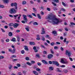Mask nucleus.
Segmentation results:
<instances>
[{"label":"nucleus","mask_w":75,"mask_h":75,"mask_svg":"<svg viewBox=\"0 0 75 75\" xmlns=\"http://www.w3.org/2000/svg\"><path fill=\"white\" fill-rule=\"evenodd\" d=\"M53 9L54 11L58 10V8H57V7H54L53 8Z\"/></svg>","instance_id":"37"},{"label":"nucleus","mask_w":75,"mask_h":75,"mask_svg":"<svg viewBox=\"0 0 75 75\" xmlns=\"http://www.w3.org/2000/svg\"><path fill=\"white\" fill-rule=\"evenodd\" d=\"M55 45V43L53 42H52V43H50V45L51 46H53Z\"/></svg>","instance_id":"39"},{"label":"nucleus","mask_w":75,"mask_h":75,"mask_svg":"<svg viewBox=\"0 0 75 75\" xmlns=\"http://www.w3.org/2000/svg\"><path fill=\"white\" fill-rule=\"evenodd\" d=\"M46 19H49V20L47 21L49 23H52L53 24H58L59 23H62V20H60L59 21L58 19L55 18V16H53L52 15H48V16L46 17Z\"/></svg>","instance_id":"1"},{"label":"nucleus","mask_w":75,"mask_h":75,"mask_svg":"<svg viewBox=\"0 0 75 75\" xmlns=\"http://www.w3.org/2000/svg\"><path fill=\"white\" fill-rule=\"evenodd\" d=\"M56 69L57 70H56V71H57V72H61V71L59 70V68H57Z\"/></svg>","instance_id":"33"},{"label":"nucleus","mask_w":75,"mask_h":75,"mask_svg":"<svg viewBox=\"0 0 75 75\" xmlns=\"http://www.w3.org/2000/svg\"><path fill=\"white\" fill-rule=\"evenodd\" d=\"M49 64H52V62L51 61H49Z\"/></svg>","instance_id":"64"},{"label":"nucleus","mask_w":75,"mask_h":75,"mask_svg":"<svg viewBox=\"0 0 75 75\" xmlns=\"http://www.w3.org/2000/svg\"><path fill=\"white\" fill-rule=\"evenodd\" d=\"M53 1H54V2H56L57 3H59V0H53Z\"/></svg>","instance_id":"31"},{"label":"nucleus","mask_w":75,"mask_h":75,"mask_svg":"<svg viewBox=\"0 0 75 75\" xmlns=\"http://www.w3.org/2000/svg\"><path fill=\"white\" fill-rule=\"evenodd\" d=\"M36 70L37 71H38V72L39 73H40V74H41V72L40 71H41V69H40L38 68H37L36 69Z\"/></svg>","instance_id":"14"},{"label":"nucleus","mask_w":75,"mask_h":75,"mask_svg":"<svg viewBox=\"0 0 75 75\" xmlns=\"http://www.w3.org/2000/svg\"><path fill=\"white\" fill-rule=\"evenodd\" d=\"M34 23V21H30V22L28 24L29 25H30L31 23Z\"/></svg>","instance_id":"45"},{"label":"nucleus","mask_w":75,"mask_h":75,"mask_svg":"<svg viewBox=\"0 0 75 75\" xmlns=\"http://www.w3.org/2000/svg\"><path fill=\"white\" fill-rule=\"evenodd\" d=\"M8 25H9L10 26V27H11V26H13V25H14V23H11L9 24Z\"/></svg>","instance_id":"26"},{"label":"nucleus","mask_w":75,"mask_h":75,"mask_svg":"<svg viewBox=\"0 0 75 75\" xmlns=\"http://www.w3.org/2000/svg\"><path fill=\"white\" fill-rule=\"evenodd\" d=\"M60 67H61V68H64V67H65V66L64 65H62L60 66Z\"/></svg>","instance_id":"56"},{"label":"nucleus","mask_w":75,"mask_h":75,"mask_svg":"<svg viewBox=\"0 0 75 75\" xmlns=\"http://www.w3.org/2000/svg\"><path fill=\"white\" fill-rule=\"evenodd\" d=\"M61 63H62V64H64V59H63L62 58L61 59Z\"/></svg>","instance_id":"25"},{"label":"nucleus","mask_w":75,"mask_h":75,"mask_svg":"<svg viewBox=\"0 0 75 75\" xmlns=\"http://www.w3.org/2000/svg\"><path fill=\"white\" fill-rule=\"evenodd\" d=\"M57 62V61H52V64L53 65H55Z\"/></svg>","instance_id":"34"},{"label":"nucleus","mask_w":75,"mask_h":75,"mask_svg":"<svg viewBox=\"0 0 75 75\" xmlns=\"http://www.w3.org/2000/svg\"><path fill=\"white\" fill-rule=\"evenodd\" d=\"M24 50H25V51H28V47L27 46H24Z\"/></svg>","instance_id":"15"},{"label":"nucleus","mask_w":75,"mask_h":75,"mask_svg":"<svg viewBox=\"0 0 75 75\" xmlns=\"http://www.w3.org/2000/svg\"><path fill=\"white\" fill-rule=\"evenodd\" d=\"M62 4L65 7V6H68L67 4H65V3H64V2H62Z\"/></svg>","instance_id":"23"},{"label":"nucleus","mask_w":75,"mask_h":75,"mask_svg":"<svg viewBox=\"0 0 75 75\" xmlns=\"http://www.w3.org/2000/svg\"><path fill=\"white\" fill-rule=\"evenodd\" d=\"M21 54H24V52H25L24 51V50H22L21 51Z\"/></svg>","instance_id":"50"},{"label":"nucleus","mask_w":75,"mask_h":75,"mask_svg":"<svg viewBox=\"0 0 75 75\" xmlns=\"http://www.w3.org/2000/svg\"><path fill=\"white\" fill-rule=\"evenodd\" d=\"M63 71L64 72V73H66L67 72H68V71L67 70H63Z\"/></svg>","instance_id":"48"},{"label":"nucleus","mask_w":75,"mask_h":75,"mask_svg":"<svg viewBox=\"0 0 75 75\" xmlns=\"http://www.w3.org/2000/svg\"><path fill=\"white\" fill-rule=\"evenodd\" d=\"M11 47L13 48V50L11 49H8V51L9 52H11V53H12V54H14V53H15L16 50V49L14 48L15 47H14V46L13 45Z\"/></svg>","instance_id":"2"},{"label":"nucleus","mask_w":75,"mask_h":75,"mask_svg":"<svg viewBox=\"0 0 75 75\" xmlns=\"http://www.w3.org/2000/svg\"><path fill=\"white\" fill-rule=\"evenodd\" d=\"M60 50H61L62 51H63L64 50V48H63V47H60Z\"/></svg>","instance_id":"51"},{"label":"nucleus","mask_w":75,"mask_h":75,"mask_svg":"<svg viewBox=\"0 0 75 75\" xmlns=\"http://www.w3.org/2000/svg\"><path fill=\"white\" fill-rule=\"evenodd\" d=\"M50 51L51 54H54V52H53V50L51 49L50 50Z\"/></svg>","instance_id":"54"},{"label":"nucleus","mask_w":75,"mask_h":75,"mask_svg":"<svg viewBox=\"0 0 75 75\" xmlns=\"http://www.w3.org/2000/svg\"><path fill=\"white\" fill-rule=\"evenodd\" d=\"M23 20H24V21H25V22H27V21H28V20H27V16H26V15H23Z\"/></svg>","instance_id":"6"},{"label":"nucleus","mask_w":75,"mask_h":75,"mask_svg":"<svg viewBox=\"0 0 75 75\" xmlns=\"http://www.w3.org/2000/svg\"><path fill=\"white\" fill-rule=\"evenodd\" d=\"M70 24L71 25H75V23L73 22L70 23Z\"/></svg>","instance_id":"63"},{"label":"nucleus","mask_w":75,"mask_h":75,"mask_svg":"<svg viewBox=\"0 0 75 75\" xmlns=\"http://www.w3.org/2000/svg\"><path fill=\"white\" fill-rule=\"evenodd\" d=\"M52 33L54 35V36H56L57 35V32L55 30H54L52 32Z\"/></svg>","instance_id":"10"},{"label":"nucleus","mask_w":75,"mask_h":75,"mask_svg":"<svg viewBox=\"0 0 75 75\" xmlns=\"http://www.w3.org/2000/svg\"><path fill=\"white\" fill-rule=\"evenodd\" d=\"M36 58H40V55L39 54H37L35 56Z\"/></svg>","instance_id":"20"},{"label":"nucleus","mask_w":75,"mask_h":75,"mask_svg":"<svg viewBox=\"0 0 75 75\" xmlns=\"http://www.w3.org/2000/svg\"><path fill=\"white\" fill-rule=\"evenodd\" d=\"M62 10L63 11V12H65V9L63 8H61V10H60V11H61Z\"/></svg>","instance_id":"35"},{"label":"nucleus","mask_w":75,"mask_h":75,"mask_svg":"<svg viewBox=\"0 0 75 75\" xmlns=\"http://www.w3.org/2000/svg\"><path fill=\"white\" fill-rule=\"evenodd\" d=\"M29 28H30L29 26H26L25 28V29L27 30V31H30Z\"/></svg>","instance_id":"16"},{"label":"nucleus","mask_w":75,"mask_h":75,"mask_svg":"<svg viewBox=\"0 0 75 75\" xmlns=\"http://www.w3.org/2000/svg\"><path fill=\"white\" fill-rule=\"evenodd\" d=\"M9 28L10 30H14V28H13L11 27H9Z\"/></svg>","instance_id":"61"},{"label":"nucleus","mask_w":75,"mask_h":75,"mask_svg":"<svg viewBox=\"0 0 75 75\" xmlns=\"http://www.w3.org/2000/svg\"><path fill=\"white\" fill-rule=\"evenodd\" d=\"M18 75H23L22 74V73H21V72H19L18 73Z\"/></svg>","instance_id":"57"},{"label":"nucleus","mask_w":75,"mask_h":75,"mask_svg":"<svg viewBox=\"0 0 75 75\" xmlns=\"http://www.w3.org/2000/svg\"><path fill=\"white\" fill-rule=\"evenodd\" d=\"M65 54L67 55H68L69 57H70L72 54V53L70 51H69L67 50H66Z\"/></svg>","instance_id":"4"},{"label":"nucleus","mask_w":75,"mask_h":75,"mask_svg":"<svg viewBox=\"0 0 75 75\" xmlns=\"http://www.w3.org/2000/svg\"><path fill=\"white\" fill-rule=\"evenodd\" d=\"M53 57V55L50 54L48 55L47 58H48V59H51V58H52Z\"/></svg>","instance_id":"7"},{"label":"nucleus","mask_w":75,"mask_h":75,"mask_svg":"<svg viewBox=\"0 0 75 75\" xmlns=\"http://www.w3.org/2000/svg\"><path fill=\"white\" fill-rule=\"evenodd\" d=\"M19 25V24L17 23H15L13 25V27H14V28H17Z\"/></svg>","instance_id":"8"},{"label":"nucleus","mask_w":75,"mask_h":75,"mask_svg":"<svg viewBox=\"0 0 75 75\" xmlns=\"http://www.w3.org/2000/svg\"><path fill=\"white\" fill-rule=\"evenodd\" d=\"M17 65L18 67H20V66H21V65H20V64H17Z\"/></svg>","instance_id":"60"},{"label":"nucleus","mask_w":75,"mask_h":75,"mask_svg":"<svg viewBox=\"0 0 75 75\" xmlns=\"http://www.w3.org/2000/svg\"><path fill=\"white\" fill-rule=\"evenodd\" d=\"M62 4L65 7V6H68L67 4H65V3H64V2H62Z\"/></svg>","instance_id":"22"},{"label":"nucleus","mask_w":75,"mask_h":75,"mask_svg":"<svg viewBox=\"0 0 75 75\" xmlns=\"http://www.w3.org/2000/svg\"><path fill=\"white\" fill-rule=\"evenodd\" d=\"M33 25H38V23H37V22H34L33 23Z\"/></svg>","instance_id":"32"},{"label":"nucleus","mask_w":75,"mask_h":75,"mask_svg":"<svg viewBox=\"0 0 75 75\" xmlns=\"http://www.w3.org/2000/svg\"><path fill=\"white\" fill-rule=\"evenodd\" d=\"M42 62L44 63V64H48V62L44 60H42Z\"/></svg>","instance_id":"12"},{"label":"nucleus","mask_w":75,"mask_h":75,"mask_svg":"<svg viewBox=\"0 0 75 75\" xmlns=\"http://www.w3.org/2000/svg\"><path fill=\"white\" fill-rule=\"evenodd\" d=\"M25 59L27 61H29L30 60V59H29V57H26Z\"/></svg>","instance_id":"49"},{"label":"nucleus","mask_w":75,"mask_h":75,"mask_svg":"<svg viewBox=\"0 0 75 75\" xmlns=\"http://www.w3.org/2000/svg\"><path fill=\"white\" fill-rule=\"evenodd\" d=\"M27 16L30 18H33V16H32L30 15H27Z\"/></svg>","instance_id":"27"},{"label":"nucleus","mask_w":75,"mask_h":75,"mask_svg":"<svg viewBox=\"0 0 75 75\" xmlns=\"http://www.w3.org/2000/svg\"><path fill=\"white\" fill-rule=\"evenodd\" d=\"M11 7H13L14 6L15 7V9L17 10V4L16 3H12L11 4Z\"/></svg>","instance_id":"3"},{"label":"nucleus","mask_w":75,"mask_h":75,"mask_svg":"<svg viewBox=\"0 0 75 75\" xmlns=\"http://www.w3.org/2000/svg\"><path fill=\"white\" fill-rule=\"evenodd\" d=\"M69 58L70 60V61H73V59H72V58L71 57H69Z\"/></svg>","instance_id":"62"},{"label":"nucleus","mask_w":75,"mask_h":75,"mask_svg":"<svg viewBox=\"0 0 75 75\" xmlns=\"http://www.w3.org/2000/svg\"><path fill=\"white\" fill-rule=\"evenodd\" d=\"M29 44L30 45H35V43L34 42H30Z\"/></svg>","instance_id":"24"},{"label":"nucleus","mask_w":75,"mask_h":75,"mask_svg":"<svg viewBox=\"0 0 75 75\" xmlns=\"http://www.w3.org/2000/svg\"><path fill=\"white\" fill-rule=\"evenodd\" d=\"M63 64H68V61H64L63 63Z\"/></svg>","instance_id":"41"},{"label":"nucleus","mask_w":75,"mask_h":75,"mask_svg":"<svg viewBox=\"0 0 75 75\" xmlns=\"http://www.w3.org/2000/svg\"><path fill=\"white\" fill-rule=\"evenodd\" d=\"M54 50H58V46H54Z\"/></svg>","instance_id":"43"},{"label":"nucleus","mask_w":75,"mask_h":75,"mask_svg":"<svg viewBox=\"0 0 75 75\" xmlns=\"http://www.w3.org/2000/svg\"><path fill=\"white\" fill-rule=\"evenodd\" d=\"M37 16H38V17L39 19H41V16H40V14H37Z\"/></svg>","instance_id":"21"},{"label":"nucleus","mask_w":75,"mask_h":75,"mask_svg":"<svg viewBox=\"0 0 75 75\" xmlns=\"http://www.w3.org/2000/svg\"><path fill=\"white\" fill-rule=\"evenodd\" d=\"M18 16H19V15H13L14 17L15 18V19H16V18L17 17H18Z\"/></svg>","instance_id":"42"},{"label":"nucleus","mask_w":75,"mask_h":75,"mask_svg":"<svg viewBox=\"0 0 75 75\" xmlns=\"http://www.w3.org/2000/svg\"><path fill=\"white\" fill-rule=\"evenodd\" d=\"M33 73L35 75H38V72H37L35 71H33Z\"/></svg>","instance_id":"17"},{"label":"nucleus","mask_w":75,"mask_h":75,"mask_svg":"<svg viewBox=\"0 0 75 75\" xmlns=\"http://www.w3.org/2000/svg\"><path fill=\"white\" fill-rule=\"evenodd\" d=\"M9 13L11 14H15L16 13V11L15 9L12 8L9 10Z\"/></svg>","instance_id":"5"},{"label":"nucleus","mask_w":75,"mask_h":75,"mask_svg":"<svg viewBox=\"0 0 75 75\" xmlns=\"http://www.w3.org/2000/svg\"><path fill=\"white\" fill-rule=\"evenodd\" d=\"M27 3L26 2V1H23L22 2V4H25Z\"/></svg>","instance_id":"47"},{"label":"nucleus","mask_w":75,"mask_h":75,"mask_svg":"<svg viewBox=\"0 0 75 75\" xmlns=\"http://www.w3.org/2000/svg\"><path fill=\"white\" fill-rule=\"evenodd\" d=\"M2 1H3L4 3H6V4L8 3V2H9V1H8V0H2Z\"/></svg>","instance_id":"13"},{"label":"nucleus","mask_w":75,"mask_h":75,"mask_svg":"<svg viewBox=\"0 0 75 75\" xmlns=\"http://www.w3.org/2000/svg\"><path fill=\"white\" fill-rule=\"evenodd\" d=\"M37 65L38 66H41V64L40 62H38L37 63Z\"/></svg>","instance_id":"53"},{"label":"nucleus","mask_w":75,"mask_h":75,"mask_svg":"<svg viewBox=\"0 0 75 75\" xmlns=\"http://www.w3.org/2000/svg\"><path fill=\"white\" fill-rule=\"evenodd\" d=\"M41 47H42V48H43L45 49V46H44V45H40Z\"/></svg>","instance_id":"46"},{"label":"nucleus","mask_w":75,"mask_h":75,"mask_svg":"<svg viewBox=\"0 0 75 75\" xmlns=\"http://www.w3.org/2000/svg\"><path fill=\"white\" fill-rule=\"evenodd\" d=\"M8 35L9 37H11L13 35V33L11 32H9L8 33Z\"/></svg>","instance_id":"18"},{"label":"nucleus","mask_w":75,"mask_h":75,"mask_svg":"<svg viewBox=\"0 0 75 75\" xmlns=\"http://www.w3.org/2000/svg\"><path fill=\"white\" fill-rule=\"evenodd\" d=\"M46 38H48V39H50L51 38L50 37V36L48 35H46L45 36Z\"/></svg>","instance_id":"29"},{"label":"nucleus","mask_w":75,"mask_h":75,"mask_svg":"<svg viewBox=\"0 0 75 75\" xmlns=\"http://www.w3.org/2000/svg\"><path fill=\"white\" fill-rule=\"evenodd\" d=\"M11 41H13V42H16V38H12V39H11Z\"/></svg>","instance_id":"11"},{"label":"nucleus","mask_w":75,"mask_h":75,"mask_svg":"<svg viewBox=\"0 0 75 75\" xmlns=\"http://www.w3.org/2000/svg\"><path fill=\"white\" fill-rule=\"evenodd\" d=\"M43 53L44 54H47V52L45 51H44L43 52Z\"/></svg>","instance_id":"55"},{"label":"nucleus","mask_w":75,"mask_h":75,"mask_svg":"<svg viewBox=\"0 0 75 75\" xmlns=\"http://www.w3.org/2000/svg\"><path fill=\"white\" fill-rule=\"evenodd\" d=\"M42 33H41V34H44L45 33V32L44 31V28H42Z\"/></svg>","instance_id":"9"},{"label":"nucleus","mask_w":75,"mask_h":75,"mask_svg":"<svg viewBox=\"0 0 75 75\" xmlns=\"http://www.w3.org/2000/svg\"><path fill=\"white\" fill-rule=\"evenodd\" d=\"M0 8H4V6L0 4Z\"/></svg>","instance_id":"30"},{"label":"nucleus","mask_w":75,"mask_h":75,"mask_svg":"<svg viewBox=\"0 0 75 75\" xmlns=\"http://www.w3.org/2000/svg\"><path fill=\"white\" fill-rule=\"evenodd\" d=\"M55 65H56V66H57V67H58V66L59 65V64L58 62H57V61H56Z\"/></svg>","instance_id":"28"},{"label":"nucleus","mask_w":75,"mask_h":75,"mask_svg":"<svg viewBox=\"0 0 75 75\" xmlns=\"http://www.w3.org/2000/svg\"><path fill=\"white\" fill-rule=\"evenodd\" d=\"M3 58H4V57L3 56H0V59H3Z\"/></svg>","instance_id":"44"},{"label":"nucleus","mask_w":75,"mask_h":75,"mask_svg":"<svg viewBox=\"0 0 75 75\" xmlns=\"http://www.w3.org/2000/svg\"><path fill=\"white\" fill-rule=\"evenodd\" d=\"M42 37V41H45V38L44 37V36H41Z\"/></svg>","instance_id":"38"},{"label":"nucleus","mask_w":75,"mask_h":75,"mask_svg":"<svg viewBox=\"0 0 75 75\" xmlns=\"http://www.w3.org/2000/svg\"><path fill=\"white\" fill-rule=\"evenodd\" d=\"M40 14H41V15H44V12L43 11H41Z\"/></svg>","instance_id":"58"},{"label":"nucleus","mask_w":75,"mask_h":75,"mask_svg":"<svg viewBox=\"0 0 75 75\" xmlns=\"http://www.w3.org/2000/svg\"><path fill=\"white\" fill-rule=\"evenodd\" d=\"M26 64H27L28 65H29L30 66H31V65H32V64H31V63H30L29 62H27Z\"/></svg>","instance_id":"36"},{"label":"nucleus","mask_w":75,"mask_h":75,"mask_svg":"<svg viewBox=\"0 0 75 75\" xmlns=\"http://www.w3.org/2000/svg\"><path fill=\"white\" fill-rule=\"evenodd\" d=\"M33 10L34 12H35V13H36V12H37V10H36V9H35V8H33Z\"/></svg>","instance_id":"40"},{"label":"nucleus","mask_w":75,"mask_h":75,"mask_svg":"<svg viewBox=\"0 0 75 75\" xmlns=\"http://www.w3.org/2000/svg\"><path fill=\"white\" fill-rule=\"evenodd\" d=\"M19 16L18 17V20H20V17L21 16V14H19Z\"/></svg>","instance_id":"52"},{"label":"nucleus","mask_w":75,"mask_h":75,"mask_svg":"<svg viewBox=\"0 0 75 75\" xmlns=\"http://www.w3.org/2000/svg\"><path fill=\"white\" fill-rule=\"evenodd\" d=\"M11 68H12V65H10V67H8V68L10 69H11Z\"/></svg>","instance_id":"59"},{"label":"nucleus","mask_w":75,"mask_h":75,"mask_svg":"<svg viewBox=\"0 0 75 75\" xmlns=\"http://www.w3.org/2000/svg\"><path fill=\"white\" fill-rule=\"evenodd\" d=\"M49 69L50 71H53L54 70V67H49Z\"/></svg>","instance_id":"19"}]
</instances>
